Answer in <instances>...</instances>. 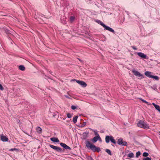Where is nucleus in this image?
I'll list each match as a JSON object with an SVG mask.
<instances>
[{
  "instance_id": "f257e3e1",
  "label": "nucleus",
  "mask_w": 160,
  "mask_h": 160,
  "mask_svg": "<svg viewBox=\"0 0 160 160\" xmlns=\"http://www.w3.org/2000/svg\"><path fill=\"white\" fill-rule=\"evenodd\" d=\"M85 144L86 147L88 149H90L94 152H98L101 150L100 148L99 147L96 146L88 140L86 141Z\"/></svg>"
},
{
  "instance_id": "f03ea898",
  "label": "nucleus",
  "mask_w": 160,
  "mask_h": 160,
  "mask_svg": "<svg viewBox=\"0 0 160 160\" xmlns=\"http://www.w3.org/2000/svg\"><path fill=\"white\" fill-rule=\"evenodd\" d=\"M137 125L138 127L144 128L145 129H147L149 128V127L147 124L144 121L140 120L137 123Z\"/></svg>"
},
{
  "instance_id": "7ed1b4c3",
  "label": "nucleus",
  "mask_w": 160,
  "mask_h": 160,
  "mask_svg": "<svg viewBox=\"0 0 160 160\" xmlns=\"http://www.w3.org/2000/svg\"><path fill=\"white\" fill-rule=\"evenodd\" d=\"M96 22L98 23L102 26L106 30L109 31L112 33H114L115 31L113 29L105 25L101 21L98 20H97Z\"/></svg>"
},
{
  "instance_id": "20e7f679",
  "label": "nucleus",
  "mask_w": 160,
  "mask_h": 160,
  "mask_svg": "<svg viewBox=\"0 0 160 160\" xmlns=\"http://www.w3.org/2000/svg\"><path fill=\"white\" fill-rule=\"evenodd\" d=\"M111 141L112 143L116 144V142L114 139L113 137L112 136H106L105 137V141L106 143H108Z\"/></svg>"
},
{
  "instance_id": "39448f33",
  "label": "nucleus",
  "mask_w": 160,
  "mask_h": 160,
  "mask_svg": "<svg viewBox=\"0 0 160 160\" xmlns=\"http://www.w3.org/2000/svg\"><path fill=\"white\" fill-rule=\"evenodd\" d=\"M117 143L118 145L122 146H127L128 145L127 142L126 141H124L123 139L121 138L118 140Z\"/></svg>"
},
{
  "instance_id": "423d86ee",
  "label": "nucleus",
  "mask_w": 160,
  "mask_h": 160,
  "mask_svg": "<svg viewBox=\"0 0 160 160\" xmlns=\"http://www.w3.org/2000/svg\"><path fill=\"white\" fill-rule=\"evenodd\" d=\"M72 80L73 81H76L78 83L83 87H85L87 86V84L84 82L78 80H76L75 79Z\"/></svg>"
},
{
  "instance_id": "0eeeda50",
  "label": "nucleus",
  "mask_w": 160,
  "mask_h": 160,
  "mask_svg": "<svg viewBox=\"0 0 160 160\" xmlns=\"http://www.w3.org/2000/svg\"><path fill=\"white\" fill-rule=\"evenodd\" d=\"M49 146L51 148L58 152H61L62 151V149L59 147L56 146L51 144H50Z\"/></svg>"
},
{
  "instance_id": "6e6552de",
  "label": "nucleus",
  "mask_w": 160,
  "mask_h": 160,
  "mask_svg": "<svg viewBox=\"0 0 160 160\" xmlns=\"http://www.w3.org/2000/svg\"><path fill=\"white\" fill-rule=\"evenodd\" d=\"M137 54L139 57H141V58L144 59H148V57L147 56V55L145 54L144 53L141 52H137Z\"/></svg>"
},
{
  "instance_id": "1a4fd4ad",
  "label": "nucleus",
  "mask_w": 160,
  "mask_h": 160,
  "mask_svg": "<svg viewBox=\"0 0 160 160\" xmlns=\"http://www.w3.org/2000/svg\"><path fill=\"white\" fill-rule=\"evenodd\" d=\"M0 138L1 139L3 142H7L8 140V138L7 137L2 134L0 135Z\"/></svg>"
},
{
  "instance_id": "9d476101",
  "label": "nucleus",
  "mask_w": 160,
  "mask_h": 160,
  "mask_svg": "<svg viewBox=\"0 0 160 160\" xmlns=\"http://www.w3.org/2000/svg\"><path fill=\"white\" fill-rule=\"evenodd\" d=\"M60 145L62 147H63L65 149H66V150H68V149L71 150V148L70 147H69V146H67L66 144H65L64 143H60Z\"/></svg>"
},
{
  "instance_id": "9b49d317",
  "label": "nucleus",
  "mask_w": 160,
  "mask_h": 160,
  "mask_svg": "<svg viewBox=\"0 0 160 160\" xmlns=\"http://www.w3.org/2000/svg\"><path fill=\"white\" fill-rule=\"evenodd\" d=\"M133 72L135 76H138L141 78L143 77V75L141 74L139 72L136 71H134Z\"/></svg>"
},
{
  "instance_id": "f8f14e48",
  "label": "nucleus",
  "mask_w": 160,
  "mask_h": 160,
  "mask_svg": "<svg viewBox=\"0 0 160 160\" xmlns=\"http://www.w3.org/2000/svg\"><path fill=\"white\" fill-rule=\"evenodd\" d=\"M50 140L54 142H58L59 141L57 138L53 137L50 138Z\"/></svg>"
},
{
  "instance_id": "ddd939ff",
  "label": "nucleus",
  "mask_w": 160,
  "mask_h": 160,
  "mask_svg": "<svg viewBox=\"0 0 160 160\" xmlns=\"http://www.w3.org/2000/svg\"><path fill=\"white\" fill-rule=\"evenodd\" d=\"M152 72H150L146 71L145 72V75L147 77L151 78L152 75H151Z\"/></svg>"
},
{
  "instance_id": "4468645a",
  "label": "nucleus",
  "mask_w": 160,
  "mask_h": 160,
  "mask_svg": "<svg viewBox=\"0 0 160 160\" xmlns=\"http://www.w3.org/2000/svg\"><path fill=\"white\" fill-rule=\"evenodd\" d=\"M152 104L154 106L156 109L158 110L159 112H160V107L159 105L156 104L154 103H153Z\"/></svg>"
},
{
  "instance_id": "2eb2a0df",
  "label": "nucleus",
  "mask_w": 160,
  "mask_h": 160,
  "mask_svg": "<svg viewBox=\"0 0 160 160\" xmlns=\"http://www.w3.org/2000/svg\"><path fill=\"white\" fill-rule=\"evenodd\" d=\"M98 140V136L94 137L92 139V141L93 143L96 142Z\"/></svg>"
},
{
  "instance_id": "dca6fc26",
  "label": "nucleus",
  "mask_w": 160,
  "mask_h": 160,
  "mask_svg": "<svg viewBox=\"0 0 160 160\" xmlns=\"http://www.w3.org/2000/svg\"><path fill=\"white\" fill-rule=\"evenodd\" d=\"M19 69L22 71H24L25 70V68L23 65H20L19 66Z\"/></svg>"
},
{
  "instance_id": "f3484780",
  "label": "nucleus",
  "mask_w": 160,
  "mask_h": 160,
  "mask_svg": "<svg viewBox=\"0 0 160 160\" xmlns=\"http://www.w3.org/2000/svg\"><path fill=\"white\" fill-rule=\"evenodd\" d=\"M78 118V116H76L73 117V122L74 123H75L77 122Z\"/></svg>"
},
{
  "instance_id": "a211bd4d",
  "label": "nucleus",
  "mask_w": 160,
  "mask_h": 160,
  "mask_svg": "<svg viewBox=\"0 0 160 160\" xmlns=\"http://www.w3.org/2000/svg\"><path fill=\"white\" fill-rule=\"evenodd\" d=\"M134 155L132 152H131L128 153V157L130 158H132L134 157Z\"/></svg>"
},
{
  "instance_id": "6ab92c4d",
  "label": "nucleus",
  "mask_w": 160,
  "mask_h": 160,
  "mask_svg": "<svg viewBox=\"0 0 160 160\" xmlns=\"http://www.w3.org/2000/svg\"><path fill=\"white\" fill-rule=\"evenodd\" d=\"M37 130L38 133H40L42 132V128L39 127H38L37 128Z\"/></svg>"
},
{
  "instance_id": "aec40b11",
  "label": "nucleus",
  "mask_w": 160,
  "mask_h": 160,
  "mask_svg": "<svg viewBox=\"0 0 160 160\" xmlns=\"http://www.w3.org/2000/svg\"><path fill=\"white\" fill-rule=\"evenodd\" d=\"M151 78H152L155 79L156 80H159V77L156 76H153L152 75V76L151 77Z\"/></svg>"
},
{
  "instance_id": "412c9836",
  "label": "nucleus",
  "mask_w": 160,
  "mask_h": 160,
  "mask_svg": "<svg viewBox=\"0 0 160 160\" xmlns=\"http://www.w3.org/2000/svg\"><path fill=\"white\" fill-rule=\"evenodd\" d=\"M138 99H139L142 101L143 102L147 104H148V102H147L145 100L142 99L141 98H139Z\"/></svg>"
},
{
  "instance_id": "4be33fe9",
  "label": "nucleus",
  "mask_w": 160,
  "mask_h": 160,
  "mask_svg": "<svg viewBox=\"0 0 160 160\" xmlns=\"http://www.w3.org/2000/svg\"><path fill=\"white\" fill-rule=\"evenodd\" d=\"M149 155V154L147 152H144L142 154L143 156L144 157H147Z\"/></svg>"
},
{
  "instance_id": "5701e85b",
  "label": "nucleus",
  "mask_w": 160,
  "mask_h": 160,
  "mask_svg": "<svg viewBox=\"0 0 160 160\" xmlns=\"http://www.w3.org/2000/svg\"><path fill=\"white\" fill-rule=\"evenodd\" d=\"M105 151L109 155H112V153L111 152V151L108 149H106L105 150Z\"/></svg>"
},
{
  "instance_id": "b1692460",
  "label": "nucleus",
  "mask_w": 160,
  "mask_h": 160,
  "mask_svg": "<svg viewBox=\"0 0 160 160\" xmlns=\"http://www.w3.org/2000/svg\"><path fill=\"white\" fill-rule=\"evenodd\" d=\"M151 160V157H146V158H142V160Z\"/></svg>"
},
{
  "instance_id": "393cba45",
  "label": "nucleus",
  "mask_w": 160,
  "mask_h": 160,
  "mask_svg": "<svg viewBox=\"0 0 160 160\" xmlns=\"http://www.w3.org/2000/svg\"><path fill=\"white\" fill-rule=\"evenodd\" d=\"M10 151H15L16 152H18V149L16 148H13L11 149L10 150Z\"/></svg>"
},
{
  "instance_id": "a878e982",
  "label": "nucleus",
  "mask_w": 160,
  "mask_h": 160,
  "mask_svg": "<svg viewBox=\"0 0 160 160\" xmlns=\"http://www.w3.org/2000/svg\"><path fill=\"white\" fill-rule=\"evenodd\" d=\"M141 152L140 151H138L136 153V157L138 158L140 155Z\"/></svg>"
},
{
  "instance_id": "bb28decb",
  "label": "nucleus",
  "mask_w": 160,
  "mask_h": 160,
  "mask_svg": "<svg viewBox=\"0 0 160 160\" xmlns=\"http://www.w3.org/2000/svg\"><path fill=\"white\" fill-rule=\"evenodd\" d=\"M75 17L74 16H71L70 18V21L71 22H72L75 19Z\"/></svg>"
},
{
  "instance_id": "cd10ccee",
  "label": "nucleus",
  "mask_w": 160,
  "mask_h": 160,
  "mask_svg": "<svg viewBox=\"0 0 160 160\" xmlns=\"http://www.w3.org/2000/svg\"><path fill=\"white\" fill-rule=\"evenodd\" d=\"M67 117L68 118H70L72 116V115L70 113H67Z\"/></svg>"
},
{
  "instance_id": "c85d7f7f",
  "label": "nucleus",
  "mask_w": 160,
  "mask_h": 160,
  "mask_svg": "<svg viewBox=\"0 0 160 160\" xmlns=\"http://www.w3.org/2000/svg\"><path fill=\"white\" fill-rule=\"evenodd\" d=\"M93 132L94 133V134L96 136H98V135H99L98 133L97 132V130H94Z\"/></svg>"
},
{
  "instance_id": "c756f323",
  "label": "nucleus",
  "mask_w": 160,
  "mask_h": 160,
  "mask_svg": "<svg viewBox=\"0 0 160 160\" xmlns=\"http://www.w3.org/2000/svg\"><path fill=\"white\" fill-rule=\"evenodd\" d=\"M88 160H94L91 156H88L87 157Z\"/></svg>"
},
{
  "instance_id": "7c9ffc66",
  "label": "nucleus",
  "mask_w": 160,
  "mask_h": 160,
  "mask_svg": "<svg viewBox=\"0 0 160 160\" xmlns=\"http://www.w3.org/2000/svg\"><path fill=\"white\" fill-rule=\"evenodd\" d=\"M71 108L72 110H75L76 108V107L75 106L72 105L71 107Z\"/></svg>"
},
{
  "instance_id": "2f4dec72",
  "label": "nucleus",
  "mask_w": 160,
  "mask_h": 160,
  "mask_svg": "<svg viewBox=\"0 0 160 160\" xmlns=\"http://www.w3.org/2000/svg\"><path fill=\"white\" fill-rule=\"evenodd\" d=\"M98 140L99 141L101 142L102 141V139L100 137L99 135H98Z\"/></svg>"
},
{
  "instance_id": "473e14b6",
  "label": "nucleus",
  "mask_w": 160,
  "mask_h": 160,
  "mask_svg": "<svg viewBox=\"0 0 160 160\" xmlns=\"http://www.w3.org/2000/svg\"><path fill=\"white\" fill-rule=\"evenodd\" d=\"M3 89V88L2 85L1 84H0V89L1 90H2Z\"/></svg>"
},
{
  "instance_id": "72a5a7b5",
  "label": "nucleus",
  "mask_w": 160,
  "mask_h": 160,
  "mask_svg": "<svg viewBox=\"0 0 160 160\" xmlns=\"http://www.w3.org/2000/svg\"><path fill=\"white\" fill-rule=\"evenodd\" d=\"M86 122H83V123L82 125V127H84L85 125H86Z\"/></svg>"
},
{
  "instance_id": "f704fd0d",
  "label": "nucleus",
  "mask_w": 160,
  "mask_h": 160,
  "mask_svg": "<svg viewBox=\"0 0 160 160\" xmlns=\"http://www.w3.org/2000/svg\"><path fill=\"white\" fill-rule=\"evenodd\" d=\"M132 48H133V49H134V50H137V48H136L135 47H134V46L132 47Z\"/></svg>"
},
{
  "instance_id": "c9c22d12",
  "label": "nucleus",
  "mask_w": 160,
  "mask_h": 160,
  "mask_svg": "<svg viewBox=\"0 0 160 160\" xmlns=\"http://www.w3.org/2000/svg\"><path fill=\"white\" fill-rule=\"evenodd\" d=\"M89 129L90 130H91L93 132L94 131V130L93 129H92V128H89Z\"/></svg>"
},
{
  "instance_id": "e433bc0d",
  "label": "nucleus",
  "mask_w": 160,
  "mask_h": 160,
  "mask_svg": "<svg viewBox=\"0 0 160 160\" xmlns=\"http://www.w3.org/2000/svg\"><path fill=\"white\" fill-rule=\"evenodd\" d=\"M66 97H67V98H69L67 96H66Z\"/></svg>"
},
{
  "instance_id": "4c0bfd02",
  "label": "nucleus",
  "mask_w": 160,
  "mask_h": 160,
  "mask_svg": "<svg viewBox=\"0 0 160 160\" xmlns=\"http://www.w3.org/2000/svg\"><path fill=\"white\" fill-rule=\"evenodd\" d=\"M159 134H160V131L159 132Z\"/></svg>"
}]
</instances>
